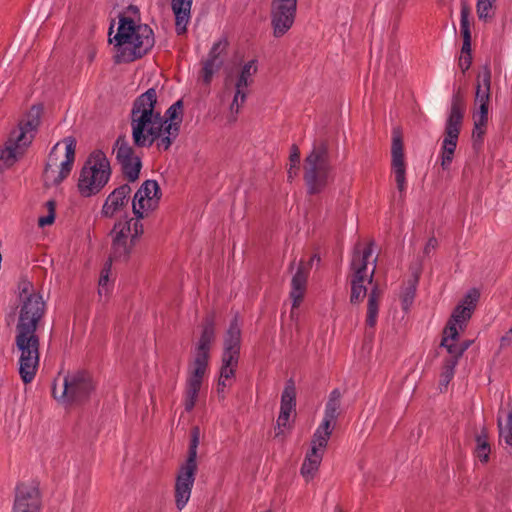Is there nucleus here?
<instances>
[{"mask_svg":"<svg viewBox=\"0 0 512 512\" xmlns=\"http://www.w3.org/2000/svg\"><path fill=\"white\" fill-rule=\"evenodd\" d=\"M18 321L15 328V346L19 352V375L25 383H31L39 366V337L37 327L42 320L46 303L33 284L22 280L18 285Z\"/></svg>","mask_w":512,"mask_h":512,"instance_id":"f257e3e1","label":"nucleus"},{"mask_svg":"<svg viewBox=\"0 0 512 512\" xmlns=\"http://www.w3.org/2000/svg\"><path fill=\"white\" fill-rule=\"evenodd\" d=\"M157 92L149 88L133 102L130 112L132 140L136 147H151L165 136V121L156 109Z\"/></svg>","mask_w":512,"mask_h":512,"instance_id":"f03ea898","label":"nucleus"},{"mask_svg":"<svg viewBox=\"0 0 512 512\" xmlns=\"http://www.w3.org/2000/svg\"><path fill=\"white\" fill-rule=\"evenodd\" d=\"M113 24L109 28V42L114 45L115 63H129L146 55L154 46L153 30L147 24L119 15L118 27L112 37Z\"/></svg>","mask_w":512,"mask_h":512,"instance_id":"7ed1b4c3","label":"nucleus"},{"mask_svg":"<svg viewBox=\"0 0 512 512\" xmlns=\"http://www.w3.org/2000/svg\"><path fill=\"white\" fill-rule=\"evenodd\" d=\"M215 340V321L213 316H207L203 322L202 332L193 349V361L188 372L185 388V410H193L203 377L208 368L211 345Z\"/></svg>","mask_w":512,"mask_h":512,"instance_id":"20e7f679","label":"nucleus"},{"mask_svg":"<svg viewBox=\"0 0 512 512\" xmlns=\"http://www.w3.org/2000/svg\"><path fill=\"white\" fill-rule=\"evenodd\" d=\"M303 170L308 194H318L334 181L335 169L325 141L313 143L310 153L304 160Z\"/></svg>","mask_w":512,"mask_h":512,"instance_id":"39448f33","label":"nucleus"},{"mask_svg":"<svg viewBox=\"0 0 512 512\" xmlns=\"http://www.w3.org/2000/svg\"><path fill=\"white\" fill-rule=\"evenodd\" d=\"M41 108L33 106L0 149V173L13 166L31 144L40 124Z\"/></svg>","mask_w":512,"mask_h":512,"instance_id":"423d86ee","label":"nucleus"},{"mask_svg":"<svg viewBox=\"0 0 512 512\" xmlns=\"http://www.w3.org/2000/svg\"><path fill=\"white\" fill-rule=\"evenodd\" d=\"M142 219L137 216H126L114 224L111 231L110 261H127L129 259L144 233Z\"/></svg>","mask_w":512,"mask_h":512,"instance_id":"0eeeda50","label":"nucleus"},{"mask_svg":"<svg viewBox=\"0 0 512 512\" xmlns=\"http://www.w3.org/2000/svg\"><path fill=\"white\" fill-rule=\"evenodd\" d=\"M111 177L110 162L101 150L93 151L83 165L79 178L78 190L83 197L98 194Z\"/></svg>","mask_w":512,"mask_h":512,"instance_id":"6e6552de","label":"nucleus"},{"mask_svg":"<svg viewBox=\"0 0 512 512\" xmlns=\"http://www.w3.org/2000/svg\"><path fill=\"white\" fill-rule=\"evenodd\" d=\"M372 253V244H368L364 247L361 244H357L354 249L350 263V302L352 304H358L363 301L367 295V287L365 283H372L376 263V258H374L372 268H368L369 259L372 257Z\"/></svg>","mask_w":512,"mask_h":512,"instance_id":"1a4fd4ad","label":"nucleus"},{"mask_svg":"<svg viewBox=\"0 0 512 512\" xmlns=\"http://www.w3.org/2000/svg\"><path fill=\"white\" fill-rule=\"evenodd\" d=\"M464 110L461 95L459 93L454 94L451 99L450 110L445 124V136L441 144V152L439 155L443 170H448L452 164L464 117Z\"/></svg>","mask_w":512,"mask_h":512,"instance_id":"9d476101","label":"nucleus"},{"mask_svg":"<svg viewBox=\"0 0 512 512\" xmlns=\"http://www.w3.org/2000/svg\"><path fill=\"white\" fill-rule=\"evenodd\" d=\"M94 390V383L89 373L76 371L64 376L61 385H53V397L65 405L79 404L86 401Z\"/></svg>","mask_w":512,"mask_h":512,"instance_id":"9b49d317","label":"nucleus"},{"mask_svg":"<svg viewBox=\"0 0 512 512\" xmlns=\"http://www.w3.org/2000/svg\"><path fill=\"white\" fill-rule=\"evenodd\" d=\"M65 149L62 152L60 144L57 143L51 149L44 169V181L47 186L60 184L72 170L75 160L76 142L69 137L64 140Z\"/></svg>","mask_w":512,"mask_h":512,"instance_id":"f8f14e48","label":"nucleus"},{"mask_svg":"<svg viewBox=\"0 0 512 512\" xmlns=\"http://www.w3.org/2000/svg\"><path fill=\"white\" fill-rule=\"evenodd\" d=\"M297 0H271L270 23L275 38L283 37L294 25Z\"/></svg>","mask_w":512,"mask_h":512,"instance_id":"ddd939ff","label":"nucleus"},{"mask_svg":"<svg viewBox=\"0 0 512 512\" xmlns=\"http://www.w3.org/2000/svg\"><path fill=\"white\" fill-rule=\"evenodd\" d=\"M257 70V61L253 59L245 63L237 75L233 83L234 95L229 107L228 119L230 122L236 121L237 115L246 101L248 87L253 83V77Z\"/></svg>","mask_w":512,"mask_h":512,"instance_id":"4468645a","label":"nucleus"},{"mask_svg":"<svg viewBox=\"0 0 512 512\" xmlns=\"http://www.w3.org/2000/svg\"><path fill=\"white\" fill-rule=\"evenodd\" d=\"M116 160L121 166L124 177L129 182H134L139 178L142 168V162L139 155L128 142L126 136L120 135L113 146Z\"/></svg>","mask_w":512,"mask_h":512,"instance_id":"2eb2a0df","label":"nucleus"},{"mask_svg":"<svg viewBox=\"0 0 512 512\" xmlns=\"http://www.w3.org/2000/svg\"><path fill=\"white\" fill-rule=\"evenodd\" d=\"M161 198L160 187L155 180H146L136 191L132 199V210L138 218H144L155 210Z\"/></svg>","mask_w":512,"mask_h":512,"instance_id":"dca6fc26","label":"nucleus"},{"mask_svg":"<svg viewBox=\"0 0 512 512\" xmlns=\"http://www.w3.org/2000/svg\"><path fill=\"white\" fill-rule=\"evenodd\" d=\"M391 172L400 196H404L407 189L406 162L402 135L398 130L393 131L391 145Z\"/></svg>","mask_w":512,"mask_h":512,"instance_id":"f3484780","label":"nucleus"},{"mask_svg":"<svg viewBox=\"0 0 512 512\" xmlns=\"http://www.w3.org/2000/svg\"><path fill=\"white\" fill-rule=\"evenodd\" d=\"M183 103L181 100L173 103L162 117L165 121V136L157 143V147L161 150H168L173 141L178 137L180 125L182 122Z\"/></svg>","mask_w":512,"mask_h":512,"instance_id":"a211bd4d","label":"nucleus"},{"mask_svg":"<svg viewBox=\"0 0 512 512\" xmlns=\"http://www.w3.org/2000/svg\"><path fill=\"white\" fill-rule=\"evenodd\" d=\"M197 466L182 464L175 481V503L182 510L188 503L195 482Z\"/></svg>","mask_w":512,"mask_h":512,"instance_id":"6ab92c4d","label":"nucleus"},{"mask_svg":"<svg viewBox=\"0 0 512 512\" xmlns=\"http://www.w3.org/2000/svg\"><path fill=\"white\" fill-rule=\"evenodd\" d=\"M41 497L37 486L33 484H19L16 487L12 512H40Z\"/></svg>","mask_w":512,"mask_h":512,"instance_id":"aec40b11","label":"nucleus"},{"mask_svg":"<svg viewBox=\"0 0 512 512\" xmlns=\"http://www.w3.org/2000/svg\"><path fill=\"white\" fill-rule=\"evenodd\" d=\"M131 187L129 184H123L115 188L105 199L101 215L104 218H113L124 212L130 201Z\"/></svg>","mask_w":512,"mask_h":512,"instance_id":"412c9836","label":"nucleus"},{"mask_svg":"<svg viewBox=\"0 0 512 512\" xmlns=\"http://www.w3.org/2000/svg\"><path fill=\"white\" fill-rule=\"evenodd\" d=\"M478 298L479 293L476 289L469 291L462 303L457 305L454 309L446 327H453L458 330V333L463 331L468 320L472 316V312L475 309Z\"/></svg>","mask_w":512,"mask_h":512,"instance_id":"4be33fe9","label":"nucleus"},{"mask_svg":"<svg viewBox=\"0 0 512 512\" xmlns=\"http://www.w3.org/2000/svg\"><path fill=\"white\" fill-rule=\"evenodd\" d=\"M309 271V266L301 261L291 279V290L289 295L292 300L293 309L299 307L303 301L307 289Z\"/></svg>","mask_w":512,"mask_h":512,"instance_id":"5701e85b","label":"nucleus"},{"mask_svg":"<svg viewBox=\"0 0 512 512\" xmlns=\"http://www.w3.org/2000/svg\"><path fill=\"white\" fill-rule=\"evenodd\" d=\"M241 347V329L238 324V319L235 317L229 325L224 338V349L222 357L239 360Z\"/></svg>","mask_w":512,"mask_h":512,"instance_id":"b1692460","label":"nucleus"},{"mask_svg":"<svg viewBox=\"0 0 512 512\" xmlns=\"http://www.w3.org/2000/svg\"><path fill=\"white\" fill-rule=\"evenodd\" d=\"M324 450V447H320L318 445L311 443V449L306 454V457L300 469V473L305 478L306 481H310L311 479L314 478L321 464Z\"/></svg>","mask_w":512,"mask_h":512,"instance_id":"393cba45","label":"nucleus"},{"mask_svg":"<svg viewBox=\"0 0 512 512\" xmlns=\"http://www.w3.org/2000/svg\"><path fill=\"white\" fill-rule=\"evenodd\" d=\"M491 88V70L488 65L482 67L477 77L474 105L489 104Z\"/></svg>","mask_w":512,"mask_h":512,"instance_id":"a878e982","label":"nucleus"},{"mask_svg":"<svg viewBox=\"0 0 512 512\" xmlns=\"http://www.w3.org/2000/svg\"><path fill=\"white\" fill-rule=\"evenodd\" d=\"M192 2L193 0H171V8L175 15L178 34L186 30V25L190 19Z\"/></svg>","mask_w":512,"mask_h":512,"instance_id":"bb28decb","label":"nucleus"},{"mask_svg":"<svg viewBox=\"0 0 512 512\" xmlns=\"http://www.w3.org/2000/svg\"><path fill=\"white\" fill-rule=\"evenodd\" d=\"M458 340V330L453 327H445L443 331L441 346L445 347L447 352L450 354L448 359H456V364H458L459 359L463 355Z\"/></svg>","mask_w":512,"mask_h":512,"instance_id":"cd10ccee","label":"nucleus"},{"mask_svg":"<svg viewBox=\"0 0 512 512\" xmlns=\"http://www.w3.org/2000/svg\"><path fill=\"white\" fill-rule=\"evenodd\" d=\"M238 361L239 360L232 359L231 356L228 358L222 357L220 376L217 384V392L218 394H222V397H224L226 387L230 386L228 381L235 376Z\"/></svg>","mask_w":512,"mask_h":512,"instance_id":"c85d7f7f","label":"nucleus"},{"mask_svg":"<svg viewBox=\"0 0 512 512\" xmlns=\"http://www.w3.org/2000/svg\"><path fill=\"white\" fill-rule=\"evenodd\" d=\"M381 291L377 285L373 286L368 294L366 326L374 329L377 323Z\"/></svg>","mask_w":512,"mask_h":512,"instance_id":"c756f323","label":"nucleus"},{"mask_svg":"<svg viewBox=\"0 0 512 512\" xmlns=\"http://www.w3.org/2000/svg\"><path fill=\"white\" fill-rule=\"evenodd\" d=\"M335 421V419H329L324 416L321 424L318 426L313 435L311 443L326 448L328 440L332 434Z\"/></svg>","mask_w":512,"mask_h":512,"instance_id":"7c9ffc66","label":"nucleus"},{"mask_svg":"<svg viewBox=\"0 0 512 512\" xmlns=\"http://www.w3.org/2000/svg\"><path fill=\"white\" fill-rule=\"evenodd\" d=\"M476 448H475V456L482 463H487L489 461V455L491 452L490 444L488 442V436L485 430H482L476 436Z\"/></svg>","mask_w":512,"mask_h":512,"instance_id":"2f4dec72","label":"nucleus"},{"mask_svg":"<svg viewBox=\"0 0 512 512\" xmlns=\"http://www.w3.org/2000/svg\"><path fill=\"white\" fill-rule=\"evenodd\" d=\"M341 392L339 389H334L329 394L328 401L325 405L324 416L329 419H337L341 403Z\"/></svg>","mask_w":512,"mask_h":512,"instance_id":"473e14b6","label":"nucleus"},{"mask_svg":"<svg viewBox=\"0 0 512 512\" xmlns=\"http://www.w3.org/2000/svg\"><path fill=\"white\" fill-rule=\"evenodd\" d=\"M499 436L508 446H512V411L506 414L505 419L498 415Z\"/></svg>","mask_w":512,"mask_h":512,"instance_id":"72a5a7b5","label":"nucleus"},{"mask_svg":"<svg viewBox=\"0 0 512 512\" xmlns=\"http://www.w3.org/2000/svg\"><path fill=\"white\" fill-rule=\"evenodd\" d=\"M496 0H476V12L479 20L487 22L494 16Z\"/></svg>","mask_w":512,"mask_h":512,"instance_id":"f704fd0d","label":"nucleus"},{"mask_svg":"<svg viewBox=\"0 0 512 512\" xmlns=\"http://www.w3.org/2000/svg\"><path fill=\"white\" fill-rule=\"evenodd\" d=\"M222 60L206 59L201 70V79L205 85H209L214 74L221 68Z\"/></svg>","mask_w":512,"mask_h":512,"instance_id":"c9c22d12","label":"nucleus"},{"mask_svg":"<svg viewBox=\"0 0 512 512\" xmlns=\"http://www.w3.org/2000/svg\"><path fill=\"white\" fill-rule=\"evenodd\" d=\"M199 435V429L197 427L193 428L191 432L188 456L183 464L197 466V448L199 445Z\"/></svg>","mask_w":512,"mask_h":512,"instance_id":"e433bc0d","label":"nucleus"},{"mask_svg":"<svg viewBox=\"0 0 512 512\" xmlns=\"http://www.w3.org/2000/svg\"><path fill=\"white\" fill-rule=\"evenodd\" d=\"M295 405V388L293 384H287L281 396L280 410L292 412Z\"/></svg>","mask_w":512,"mask_h":512,"instance_id":"4c0bfd02","label":"nucleus"},{"mask_svg":"<svg viewBox=\"0 0 512 512\" xmlns=\"http://www.w3.org/2000/svg\"><path fill=\"white\" fill-rule=\"evenodd\" d=\"M456 359H446L440 375V387L446 388L453 379L456 368Z\"/></svg>","mask_w":512,"mask_h":512,"instance_id":"58836bf2","label":"nucleus"},{"mask_svg":"<svg viewBox=\"0 0 512 512\" xmlns=\"http://www.w3.org/2000/svg\"><path fill=\"white\" fill-rule=\"evenodd\" d=\"M110 263H107L103 270L101 271V275L99 278V287H98V294L99 296H107L112 288V283L109 279L110 276Z\"/></svg>","mask_w":512,"mask_h":512,"instance_id":"ea45409f","label":"nucleus"},{"mask_svg":"<svg viewBox=\"0 0 512 512\" xmlns=\"http://www.w3.org/2000/svg\"><path fill=\"white\" fill-rule=\"evenodd\" d=\"M470 7L466 3L461 4L460 11V31L462 37L471 36L470 31Z\"/></svg>","mask_w":512,"mask_h":512,"instance_id":"a19ab883","label":"nucleus"},{"mask_svg":"<svg viewBox=\"0 0 512 512\" xmlns=\"http://www.w3.org/2000/svg\"><path fill=\"white\" fill-rule=\"evenodd\" d=\"M416 281H412L409 285L404 289L401 299H402V308L404 310H408L413 303L415 292H416Z\"/></svg>","mask_w":512,"mask_h":512,"instance_id":"79ce46f5","label":"nucleus"},{"mask_svg":"<svg viewBox=\"0 0 512 512\" xmlns=\"http://www.w3.org/2000/svg\"><path fill=\"white\" fill-rule=\"evenodd\" d=\"M228 46L226 38H221L215 42L209 51L208 59L221 60L220 55L225 52Z\"/></svg>","mask_w":512,"mask_h":512,"instance_id":"37998d69","label":"nucleus"},{"mask_svg":"<svg viewBox=\"0 0 512 512\" xmlns=\"http://www.w3.org/2000/svg\"><path fill=\"white\" fill-rule=\"evenodd\" d=\"M488 115H489V104H478L475 105V109L472 114L473 121L487 122L488 123Z\"/></svg>","mask_w":512,"mask_h":512,"instance_id":"c03bdc74","label":"nucleus"},{"mask_svg":"<svg viewBox=\"0 0 512 512\" xmlns=\"http://www.w3.org/2000/svg\"><path fill=\"white\" fill-rule=\"evenodd\" d=\"M48 214L46 216H41L38 219V226L43 228L47 225H51L55 220V204L53 201L47 202Z\"/></svg>","mask_w":512,"mask_h":512,"instance_id":"a18cd8bd","label":"nucleus"},{"mask_svg":"<svg viewBox=\"0 0 512 512\" xmlns=\"http://www.w3.org/2000/svg\"><path fill=\"white\" fill-rule=\"evenodd\" d=\"M474 122V128H473V131H472V139L474 141V143H482L483 141V136L485 135L486 133V126H487V122H477V121H473Z\"/></svg>","mask_w":512,"mask_h":512,"instance_id":"49530a36","label":"nucleus"},{"mask_svg":"<svg viewBox=\"0 0 512 512\" xmlns=\"http://www.w3.org/2000/svg\"><path fill=\"white\" fill-rule=\"evenodd\" d=\"M292 412L280 410L278 419H277V429L279 430L276 433V436H279L282 433V428H286L290 419V415Z\"/></svg>","mask_w":512,"mask_h":512,"instance_id":"de8ad7c7","label":"nucleus"},{"mask_svg":"<svg viewBox=\"0 0 512 512\" xmlns=\"http://www.w3.org/2000/svg\"><path fill=\"white\" fill-rule=\"evenodd\" d=\"M289 159L290 165L298 167L300 162V151L297 145H292Z\"/></svg>","mask_w":512,"mask_h":512,"instance_id":"09e8293b","label":"nucleus"},{"mask_svg":"<svg viewBox=\"0 0 512 512\" xmlns=\"http://www.w3.org/2000/svg\"><path fill=\"white\" fill-rule=\"evenodd\" d=\"M472 63V56L471 54L467 55H461L459 59V67L463 72L467 71Z\"/></svg>","mask_w":512,"mask_h":512,"instance_id":"8fccbe9b","label":"nucleus"},{"mask_svg":"<svg viewBox=\"0 0 512 512\" xmlns=\"http://www.w3.org/2000/svg\"><path fill=\"white\" fill-rule=\"evenodd\" d=\"M438 246V241L435 237H431L428 239L425 247H424V254L429 256L431 252H433L436 247Z\"/></svg>","mask_w":512,"mask_h":512,"instance_id":"3c124183","label":"nucleus"},{"mask_svg":"<svg viewBox=\"0 0 512 512\" xmlns=\"http://www.w3.org/2000/svg\"><path fill=\"white\" fill-rule=\"evenodd\" d=\"M462 55L471 54V36L463 37Z\"/></svg>","mask_w":512,"mask_h":512,"instance_id":"603ef678","label":"nucleus"},{"mask_svg":"<svg viewBox=\"0 0 512 512\" xmlns=\"http://www.w3.org/2000/svg\"><path fill=\"white\" fill-rule=\"evenodd\" d=\"M500 342L502 347L509 346L512 343V328L501 337Z\"/></svg>","mask_w":512,"mask_h":512,"instance_id":"864d4df0","label":"nucleus"},{"mask_svg":"<svg viewBox=\"0 0 512 512\" xmlns=\"http://www.w3.org/2000/svg\"><path fill=\"white\" fill-rule=\"evenodd\" d=\"M96 56V50L93 47L87 49V58L89 62H92Z\"/></svg>","mask_w":512,"mask_h":512,"instance_id":"5fc2aeb1","label":"nucleus"},{"mask_svg":"<svg viewBox=\"0 0 512 512\" xmlns=\"http://www.w3.org/2000/svg\"><path fill=\"white\" fill-rule=\"evenodd\" d=\"M459 343H460L461 350L464 353L469 348L471 341L467 340V341H463V342H459Z\"/></svg>","mask_w":512,"mask_h":512,"instance_id":"6e6d98bb","label":"nucleus"},{"mask_svg":"<svg viewBox=\"0 0 512 512\" xmlns=\"http://www.w3.org/2000/svg\"><path fill=\"white\" fill-rule=\"evenodd\" d=\"M293 169H297V167H294V166L290 165V168L288 170V177H289V179H292L293 175L295 174V172L293 173Z\"/></svg>","mask_w":512,"mask_h":512,"instance_id":"4d7b16f0","label":"nucleus"},{"mask_svg":"<svg viewBox=\"0 0 512 512\" xmlns=\"http://www.w3.org/2000/svg\"><path fill=\"white\" fill-rule=\"evenodd\" d=\"M229 85H230V80L227 78L226 81H225V87L226 89L229 88Z\"/></svg>","mask_w":512,"mask_h":512,"instance_id":"13d9d810","label":"nucleus"},{"mask_svg":"<svg viewBox=\"0 0 512 512\" xmlns=\"http://www.w3.org/2000/svg\"><path fill=\"white\" fill-rule=\"evenodd\" d=\"M163 1H164V0H159V2H160L161 4H163Z\"/></svg>","mask_w":512,"mask_h":512,"instance_id":"bf43d9fd","label":"nucleus"}]
</instances>
